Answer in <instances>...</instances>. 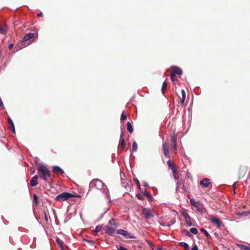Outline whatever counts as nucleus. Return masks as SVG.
<instances>
[{"label":"nucleus","instance_id":"nucleus-36","mask_svg":"<svg viewBox=\"0 0 250 250\" xmlns=\"http://www.w3.org/2000/svg\"><path fill=\"white\" fill-rule=\"evenodd\" d=\"M6 32V27L0 26V33L1 34H4Z\"/></svg>","mask_w":250,"mask_h":250},{"label":"nucleus","instance_id":"nucleus-39","mask_svg":"<svg viewBox=\"0 0 250 250\" xmlns=\"http://www.w3.org/2000/svg\"><path fill=\"white\" fill-rule=\"evenodd\" d=\"M182 92V99H186V92L184 89H182L181 90Z\"/></svg>","mask_w":250,"mask_h":250},{"label":"nucleus","instance_id":"nucleus-16","mask_svg":"<svg viewBox=\"0 0 250 250\" xmlns=\"http://www.w3.org/2000/svg\"><path fill=\"white\" fill-rule=\"evenodd\" d=\"M163 149L164 151V155L166 158H169V151L168 149V146L167 143L165 142L163 144Z\"/></svg>","mask_w":250,"mask_h":250},{"label":"nucleus","instance_id":"nucleus-11","mask_svg":"<svg viewBox=\"0 0 250 250\" xmlns=\"http://www.w3.org/2000/svg\"><path fill=\"white\" fill-rule=\"evenodd\" d=\"M199 184L203 188H207L210 184V179L207 178H205L202 180L200 181Z\"/></svg>","mask_w":250,"mask_h":250},{"label":"nucleus","instance_id":"nucleus-41","mask_svg":"<svg viewBox=\"0 0 250 250\" xmlns=\"http://www.w3.org/2000/svg\"><path fill=\"white\" fill-rule=\"evenodd\" d=\"M44 218L46 222L48 221V218L47 217V215L46 212L44 213Z\"/></svg>","mask_w":250,"mask_h":250},{"label":"nucleus","instance_id":"nucleus-51","mask_svg":"<svg viewBox=\"0 0 250 250\" xmlns=\"http://www.w3.org/2000/svg\"><path fill=\"white\" fill-rule=\"evenodd\" d=\"M185 101V99H182V98L181 101V105H182L184 104Z\"/></svg>","mask_w":250,"mask_h":250},{"label":"nucleus","instance_id":"nucleus-40","mask_svg":"<svg viewBox=\"0 0 250 250\" xmlns=\"http://www.w3.org/2000/svg\"><path fill=\"white\" fill-rule=\"evenodd\" d=\"M118 250H128L127 249L124 247L122 246H120L119 247H117Z\"/></svg>","mask_w":250,"mask_h":250},{"label":"nucleus","instance_id":"nucleus-25","mask_svg":"<svg viewBox=\"0 0 250 250\" xmlns=\"http://www.w3.org/2000/svg\"><path fill=\"white\" fill-rule=\"evenodd\" d=\"M179 245L181 247H183L185 250H189V246L186 242H180L179 243Z\"/></svg>","mask_w":250,"mask_h":250},{"label":"nucleus","instance_id":"nucleus-9","mask_svg":"<svg viewBox=\"0 0 250 250\" xmlns=\"http://www.w3.org/2000/svg\"><path fill=\"white\" fill-rule=\"evenodd\" d=\"M35 35V34H34V33H28L26 34L23 37L22 42H28L30 39H32L33 38H34ZM37 37H38V34L37 33L36 34L35 38H37Z\"/></svg>","mask_w":250,"mask_h":250},{"label":"nucleus","instance_id":"nucleus-48","mask_svg":"<svg viewBox=\"0 0 250 250\" xmlns=\"http://www.w3.org/2000/svg\"><path fill=\"white\" fill-rule=\"evenodd\" d=\"M157 250H164V249L161 246H158Z\"/></svg>","mask_w":250,"mask_h":250},{"label":"nucleus","instance_id":"nucleus-29","mask_svg":"<svg viewBox=\"0 0 250 250\" xmlns=\"http://www.w3.org/2000/svg\"><path fill=\"white\" fill-rule=\"evenodd\" d=\"M170 79L171 81L175 83L177 81V78L176 75H175L174 74H171L170 76Z\"/></svg>","mask_w":250,"mask_h":250},{"label":"nucleus","instance_id":"nucleus-44","mask_svg":"<svg viewBox=\"0 0 250 250\" xmlns=\"http://www.w3.org/2000/svg\"><path fill=\"white\" fill-rule=\"evenodd\" d=\"M148 244L149 245V246H150V247L151 248V250H153L154 248H153V244H152L151 242H148Z\"/></svg>","mask_w":250,"mask_h":250},{"label":"nucleus","instance_id":"nucleus-31","mask_svg":"<svg viewBox=\"0 0 250 250\" xmlns=\"http://www.w3.org/2000/svg\"><path fill=\"white\" fill-rule=\"evenodd\" d=\"M133 180L135 182L136 185H137L139 189L140 190V192H142V188H141V186H140V182H139V180L137 178H135L133 179Z\"/></svg>","mask_w":250,"mask_h":250},{"label":"nucleus","instance_id":"nucleus-45","mask_svg":"<svg viewBox=\"0 0 250 250\" xmlns=\"http://www.w3.org/2000/svg\"><path fill=\"white\" fill-rule=\"evenodd\" d=\"M191 250H198L197 246L196 245L193 246Z\"/></svg>","mask_w":250,"mask_h":250},{"label":"nucleus","instance_id":"nucleus-54","mask_svg":"<svg viewBox=\"0 0 250 250\" xmlns=\"http://www.w3.org/2000/svg\"><path fill=\"white\" fill-rule=\"evenodd\" d=\"M105 213V212H104V213H102V214L100 216V218H102L104 216V214Z\"/></svg>","mask_w":250,"mask_h":250},{"label":"nucleus","instance_id":"nucleus-2","mask_svg":"<svg viewBox=\"0 0 250 250\" xmlns=\"http://www.w3.org/2000/svg\"><path fill=\"white\" fill-rule=\"evenodd\" d=\"M95 188L102 191L106 199H108L110 197V194L106 186L100 180L95 179Z\"/></svg>","mask_w":250,"mask_h":250},{"label":"nucleus","instance_id":"nucleus-32","mask_svg":"<svg viewBox=\"0 0 250 250\" xmlns=\"http://www.w3.org/2000/svg\"><path fill=\"white\" fill-rule=\"evenodd\" d=\"M102 227V225L97 226L95 229V234L99 232L101 230Z\"/></svg>","mask_w":250,"mask_h":250},{"label":"nucleus","instance_id":"nucleus-35","mask_svg":"<svg viewBox=\"0 0 250 250\" xmlns=\"http://www.w3.org/2000/svg\"><path fill=\"white\" fill-rule=\"evenodd\" d=\"M190 231L194 234H196L198 232L197 229L195 228H192L190 229Z\"/></svg>","mask_w":250,"mask_h":250},{"label":"nucleus","instance_id":"nucleus-3","mask_svg":"<svg viewBox=\"0 0 250 250\" xmlns=\"http://www.w3.org/2000/svg\"><path fill=\"white\" fill-rule=\"evenodd\" d=\"M78 196L73 194L69 192H64L57 195L55 198V200L59 202H63L68 200L70 198L76 197Z\"/></svg>","mask_w":250,"mask_h":250},{"label":"nucleus","instance_id":"nucleus-21","mask_svg":"<svg viewBox=\"0 0 250 250\" xmlns=\"http://www.w3.org/2000/svg\"><path fill=\"white\" fill-rule=\"evenodd\" d=\"M127 129L130 133H132L133 132V126L131 123L128 122L127 123Z\"/></svg>","mask_w":250,"mask_h":250},{"label":"nucleus","instance_id":"nucleus-12","mask_svg":"<svg viewBox=\"0 0 250 250\" xmlns=\"http://www.w3.org/2000/svg\"><path fill=\"white\" fill-rule=\"evenodd\" d=\"M171 69L172 71L171 74H174L175 75H181L182 74V69L177 66H172L171 67Z\"/></svg>","mask_w":250,"mask_h":250},{"label":"nucleus","instance_id":"nucleus-22","mask_svg":"<svg viewBox=\"0 0 250 250\" xmlns=\"http://www.w3.org/2000/svg\"><path fill=\"white\" fill-rule=\"evenodd\" d=\"M121 183L122 184V186L125 187V188H127V186H129V184L130 183H131V182L130 181H125V180L122 177H121Z\"/></svg>","mask_w":250,"mask_h":250},{"label":"nucleus","instance_id":"nucleus-50","mask_svg":"<svg viewBox=\"0 0 250 250\" xmlns=\"http://www.w3.org/2000/svg\"><path fill=\"white\" fill-rule=\"evenodd\" d=\"M13 47V44L12 43H11V44H10L9 45L8 48H9L10 49H12V47Z\"/></svg>","mask_w":250,"mask_h":250},{"label":"nucleus","instance_id":"nucleus-33","mask_svg":"<svg viewBox=\"0 0 250 250\" xmlns=\"http://www.w3.org/2000/svg\"><path fill=\"white\" fill-rule=\"evenodd\" d=\"M126 119V115L123 112L121 116V123L122 124L124 123V121Z\"/></svg>","mask_w":250,"mask_h":250},{"label":"nucleus","instance_id":"nucleus-52","mask_svg":"<svg viewBox=\"0 0 250 250\" xmlns=\"http://www.w3.org/2000/svg\"><path fill=\"white\" fill-rule=\"evenodd\" d=\"M144 186L145 187H146L148 186V185L146 182H145L144 183Z\"/></svg>","mask_w":250,"mask_h":250},{"label":"nucleus","instance_id":"nucleus-43","mask_svg":"<svg viewBox=\"0 0 250 250\" xmlns=\"http://www.w3.org/2000/svg\"><path fill=\"white\" fill-rule=\"evenodd\" d=\"M167 165L170 168H171V167L173 166V165L171 163L170 160H168L167 162Z\"/></svg>","mask_w":250,"mask_h":250},{"label":"nucleus","instance_id":"nucleus-10","mask_svg":"<svg viewBox=\"0 0 250 250\" xmlns=\"http://www.w3.org/2000/svg\"><path fill=\"white\" fill-rule=\"evenodd\" d=\"M52 171L58 175H62L64 173V171L60 167L57 166L53 167Z\"/></svg>","mask_w":250,"mask_h":250},{"label":"nucleus","instance_id":"nucleus-6","mask_svg":"<svg viewBox=\"0 0 250 250\" xmlns=\"http://www.w3.org/2000/svg\"><path fill=\"white\" fill-rule=\"evenodd\" d=\"M181 213L184 216L187 224L189 227L193 226L194 225L192 223V222L190 220V217L189 214L187 212H186L185 211H181Z\"/></svg>","mask_w":250,"mask_h":250},{"label":"nucleus","instance_id":"nucleus-24","mask_svg":"<svg viewBox=\"0 0 250 250\" xmlns=\"http://www.w3.org/2000/svg\"><path fill=\"white\" fill-rule=\"evenodd\" d=\"M167 83L166 81H164L163 83L162 88H161V91L163 94H165V89L167 88Z\"/></svg>","mask_w":250,"mask_h":250},{"label":"nucleus","instance_id":"nucleus-42","mask_svg":"<svg viewBox=\"0 0 250 250\" xmlns=\"http://www.w3.org/2000/svg\"><path fill=\"white\" fill-rule=\"evenodd\" d=\"M171 169L172 170V172L173 173H176L177 172V169H176V167L174 166L171 167Z\"/></svg>","mask_w":250,"mask_h":250},{"label":"nucleus","instance_id":"nucleus-4","mask_svg":"<svg viewBox=\"0 0 250 250\" xmlns=\"http://www.w3.org/2000/svg\"><path fill=\"white\" fill-rule=\"evenodd\" d=\"M117 233L118 234H120L123 236H124L125 238L127 239H134L135 237L134 235L130 232H128L127 231L123 229H119L116 231Z\"/></svg>","mask_w":250,"mask_h":250},{"label":"nucleus","instance_id":"nucleus-27","mask_svg":"<svg viewBox=\"0 0 250 250\" xmlns=\"http://www.w3.org/2000/svg\"><path fill=\"white\" fill-rule=\"evenodd\" d=\"M200 230L205 234L206 237H207V238L210 237V234L208 233V232L204 228H201Z\"/></svg>","mask_w":250,"mask_h":250},{"label":"nucleus","instance_id":"nucleus-34","mask_svg":"<svg viewBox=\"0 0 250 250\" xmlns=\"http://www.w3.org/2000/svg\"><path fill=\"white\" fill-rule=\"evenodd\" d=\"M115 221V219L114 218H112L109 221H108V225H110L111 227L112 226H115V223H114V222Z\"/></svg>","mask_w":250,"mask_h":250},{"label":"nucleus","instance_id":"nucleus-7","mask_svg":"<svg viewBox=\"0 0 250 250\" xmlns=\"http://www.w3.org/2000/svg\"><path fill=\"white\" fill-rule=\"evenodd\" d=\"M142 214L146 219H148L153 217L151 210L149 208H144L142 210Z\"/></svg>","mask_w":250,"mask_h":250},{"label":"nucleus","instance_id":"nucleus-49","mask_svg":"<svg viewBox=\"0 0 250 250\" xmlns=\"http://www.w3.org/2000/svg\"><path fill=\"white\" fill-rule=\"evenodd\" d=\"M87 242H88V243H89V244H91V245H92V244H93V243H94V242H93L92 240H87Z\"/></svg>","mask_w":250,"mask_h":250},{"label":"nucleus","instance_id":"nucleus-56","mask_svg":"<svg viewBox=\"0 0 250 250\" xmlns=\"http://www.w3.org/2000/svg\"><path fill=\"white\" fill-rule=\"evenodd\" d=\"M235 185H236V183H234L233 184V187H234Z\"/></svg>","mask_w":250,"mask_h":250},{"label":"nucleus","instance_id":"nucleus-47","mask_svg":"<svg viewBox=\"0 0 250 250\" xmlns=\"http://www.w3.org/2000/svg\"><path fill=\"white\" fill-rule=\"evenodd\" d=\"M38 17H41L42 16V12H40V13L38 14L37 15Z\"/></svg>","mask_w":250,"mask_h":250},{"label":"nucleus","instance_id":"nucleus-26","mask_svg":"<svg viewBox=\"0 0 250 250\" xmlns=\"http://www.w3.org/2000/svg\"><path fill=\"white\" fill-rule=\"evenodd\" d=\"M33 203L36 206H38L39 204L38 197L37 195L35 194H33Z\"/></svg>","mask_w":250,"mask_h":250},{"label":"nucleus","instance_id":"nucleus-17","mask_svg":"<svg viewBox=\"0 0 250 250\" xmlns=\"http://www.w3.org/2000/svg\"><path fill=\"white\" fill-rule=\"evenodd\" d=\"M38 176L37 175H35L32 178L30 181V185L32 187H35L38 184Z\"/></svg>","mask_w":250,"mask_h":250},{"label":"nucleus","instance_id":"nucleus-57","mask_svg":"<svg viewBox=\"0 0 250 250\" xmlns=\"http://www.w3.org/2000/svg\"><path fill=\"white\" fill-rule=\"evenodd\" d=\"M30 41L29 42V43H27V45L29 44H30Z\"/></svg>","mask_w":250,"mask_h":250},{"label":"nucleus","instance_id":"nucleus-1","mask_svg":"<svg viewBox=\"0 0 250 250\" xmlns=\"http://www.w3.org/2000/svg\"><path fill=\"white\" fill-rule=\"evenodd\" d=\"M37 172L40 177L45 181H47L51 178V171L43 165H41L37 168Z\"/></svg>","mask_w":250,"mask_h":250},{"label":"nucleus","instance_id":"nucleus-18","mask_svg":"<svg viewBox=\"0 0 250 250\" xmlns=\"http://www.w3.org/2000/svg\"><path fill=\"white\" fill-rule=\"evenodd\" d=\"M8 122L10 125V128L11 129L12 131L14 133H15V128L14 124L12 119L10 118V117L8 118Z\"/></svg>","mask_w":250,"mask_h":250},{"label":"nucleus","instance_id":"nucleus-53","mask_svg":"<svg viewBox=\"0 0 250 250\" xmlns=\"http://www.w3.org/2000/svg\"><path fill=\"white\" fill-rule=\"evenodd\" d=\"M3 105V103L1 99H0V107Z\"/></svg>","mask_w":250,"mask_h":250},{"label":"nucleus","instance_id":"nucleus-30","mask_svg":"<svg viewBox=\"0 0 250 250\" xmlns=\"http://www.w3.org/2000/svg\"><path fill=\"white\" fill-rule=\"evenodd\" d=\"M239 248L242 250H250V248L244 245H238Z\"/></svg>","mask_w":250,"mask_h":250},{"label":"nucleus","instance_id":"nucleus-28","mask_svg":"<svg viewBox=\"0 0 250 250\" xmlns=\"http://www.w3.org/2000/svg\"><path fill=\"white\" fill-rule=\"evenodd\" d=\"M138 148V145L136 142H133L132 143V152H134L137 151Z\"/></svg>","mask_w":250,"mask_h":250},{"label":"nucleus","instance_id":"nucleus-38","mask_svg":"<svg viewBox=\"0 0 250 250\" xmlns=\"http://www.w3.org/2000/svg\"><path fill=\"white\" fill-rule=\"evenodd\" d=\"M183 231L186 234L187 236H188V237H191V236H192L191 234L186 229H183Z\"/></svg>","mask_w":250,"mask_h":250},{"label":"nucleus","instance_id":"nucleus-13","mask_svg":"<svg viewBox=\"0 0 250 250\" xmlns=\"http://www.w3.org/2000/svg\"><path fill=\"white\" fill-rule=\"evenodd\" d=\"M171 138V142L173 146V151L176 152L177 151V146H176V137L174 135H170Z\"/></svg>","mask_w":250,"mask_h":250},{"label":"nucleus","instance_id":"nucleus-5","mask_svg":"<svg viewBox=\"0 0 250 250\" xmlns=\"http://www.w3.org/2000/svg\"><path fill=\"white\" fill-rule=\"evenodd\" d=\"M119 145L121 146L120 149L122 151H124L125 150V148L126 147V143L124 138V133L122 131H121V133L120 136V140H119Z\"/></svg>","mask_w":250,"mask_h":250},{"label":"nucleus","instance_id":"nucleus-37","mask_svg":"<svg viewBox=\"0 0 250 250\" xmlns=\"http://www.w3.org/2000/svg\"><path fill=\"white\" fill-rule=\"evenodd\" d=\"M136 197H137V198L140 200H145V198L143 197V195L142 194H137L136 195Z\"/></svg>","mask_w":250,"mask_h":250},{"label":"nucleus","instance_id":"nucleus-19","mask_svg":"<svg viewBox=\"0 0 250 250\" xmlns=\"http://www.w3.org/2000/svg\"><path fill=\"white\" fill-rule=\"evenodd\" d=\"M141 193L143 195L146 196L150 200H152L153 199L152 195L146 190H143V189L142 188V192H141Z\"/></svg>","mask_w":250,"mask_h":250},{"label":"nucleus","instance_id":"nucleus-20","mask_svg":"<svg viewBox=\"0 0 250 250\" xmlns=\"http://www.w3.org/2000/svg\"><path fill=\"white\" fill-rule=\"evenodd\" d=\"M236 214L239 216H248L249 215H250V211L247 210V211H244L242 212H238L236 213Z\"/></svg>","mask_w":250,"mask_h":250},{"label":"nucleus","instance_id":"nucleus-55","mask_svg":"<svg viewBox=\"0 0 250 250\" xmlns=\"http://www.w3.org/2000/svg\"><path fill=\"white\" fill-rule=\"evenodd\" d=\"M92 185H93V180L90 183V185L91 186Z\"/></svg>","mask_w":250,"mask_h":250},{"label":"nucleus","instance_id":"nucleus-46","mask_svg":"<svg viewBox=\"0 0 250 250\" xmlns=\"http://www.w3.org/2000/svg\"><path fill=\"white\" fill-rule=\"evenodd\" d=\"M35 172V169L34 168H30V172L31 174H33Z\"/></svg>","mask_w":250,"mask_h":250},{"label":"nucleus","instance_id":"nucleus-8","mask_svg":"<svg viewBox=\"0 0 250 250\" xmlns=\"http://www.w3.org/2000/svg\"><path fill=\"white\" fill-rule=\"evenodd\" d=\"M190 203L192 206L196 208L197 211H198L199 212L202 211V207L200 203L195 201V200L193 199H191L190 200Z\"/></svg>","mask_w":250,"mask_h":250},{"label":"nucleus","instance_id":"nucleus-14","mask_svg":"<svg viewBox=\"0 0 250 250\" xmlns=\"http://www.w3.org/2000/svg\"><path fill=\"white\" fill-rule=\"evenodd\" d=\"M212 223L215 224L217 227H220L222 226V223L219 218L217 217H212L209 219Z\"/></svg>","mask_w":250,"mask_h":250},{"label":"nucleus","instance_id":"nucleus-15","mask_svg":"<svg viewBox=\"0 0 250 250\" xmlns=\"http://www.w3.org/2000/svg\"><path fill=\"white\" fill-rule=\"evenodd\" d=\"M115 229L111 226H107L106 227L105 233L109 236H112L114 233Z\"/></svg>","mask_w":250,"mask_h":250},{"label":"nucleus","instance_id":"nucleus-23","mask_svg":"<svg viewBox=\"0 0 250 250\" xmlns=\"http://www.w3.org/2000/svg\"><path fill=\"white\" fill-rule=\"evenodd\" d=\"M56 242L58 244V245L59 246L60 248L61 249V250H63V242L59 238H57L56 239Z\"/></svg>","mask_w":250,"mask_h":250}]
</instances>
